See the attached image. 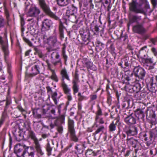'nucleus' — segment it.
<instances>
[{"label":"nucleus","mask_w":157,"mask_h":157,"mask_svg":"<svg viewBox=\"0 0 157 157\" xmlns=\"http://www.w3.org/2000/svg\"><path fill=\"white\" fill-rule=\"evenodd\" d=\"M130 10L136 13H141L146 15L148 10L150 9L149 3L147 0H139L137 3L133 0L129 3Z\"/></svg>","instance_id":"obj_1"},{"label":"nucleus","mask_w":157,"mask_h":157,"mask_svg":"<svg viewBox=\"0 0 157 157\" xmlns=\"http://www.w3.org/2000/svg\"><path fill=\"white\" fill-rule=\"evenodd\" d=\"M38 0L39 5L46 14L56 20H59V17L51 11L49 6L46 3L45 0Z\"/></svg>","instance_id":"obj_2"},{"label":"nucleus","mask_w":157,"mask_h":157,"mask_svg":"<svg viewBox=\"0 0 157 157\" xmlns=\"http://www.w3.org/2000/svg\"><path fill=\"white\" fill-rule=\"evenodd\" d=\"M43 64L39 61L35 63L31 67V73L26 74V76L32 77L35 76L39 74L43 68Z\"/></svg>","instance_id":"obj_3"},{"label":"nucleus","mask_w":157,"mask_h":157,"mask_svg":"<svg viewBox=\"0 0 157 157\" xmlns=\"http://www.w3.org/2000/svg\"><path fill=\"white\" fill-rule=\"evenodd\" d=\"M28 135L33 140L35 144V147L36 152L40 155H43L44 154V153L41 150L40 145L38 142L37 139L36 137L34 132L33 131L30 129L29 130Z\"/></svg>","instance_id":"obj_4"},{"label":"nucleus","mask_w":157,"mask_h":157,"mask_svg":"<svg viewBox=\"0 0 157 157\" xmlns=\"http://www.w3.org/2000/svg\"><path fill=\"white\" fill-rule=\"evenodd\" d=\"M0 44L4 53L5 59L6 61L8 59L10 54L8 43L7 41L4 40L2 37L1 36H0Z\"/></svg>","instance_id":"obj_5"},{"label":"nucleus","mask_w":157,"mask_h":157,"mask_svg":"<svg viewBox=\"0 0 157 157\" xmlns=\"http://www.w3.org/2000/svg\"><path fill=\"white\" fill-rule=\"evenodd\" d=\"M134 74L139 81H143L145 76L146 72L144 69L140 67H137L134 69Z\"/></svg>","instance_id":"obj_6"},{"label":"nucleus","mask_w":157,"mask_h":157,"mask_svg":"<svg viewBox=\"0 0 157 157\" xmlns=\"http://www.w3.org/2000/svg\"><path fill=\"white\" fill-rule=\"evenodd\" d=\"M4 13L6 19V23L5 22V19L3 18H0V28H3L6 24L7 26H9V22L11 21L10 17L9 11L5 6V3H4Z\"/></svg>","instance_id":"obj_7"},{"label":"nucleus","mask_w":157,"mask_h":157,"mask_svg":"<svg viewBox=\"0 0 157 157\" xmlns=\"http://www.w3.org/2000/svg\"><path fill=\"white\" fill-rule=\"evenodd\" d=\"M123 130L124 131L126 134L127 138L128 136H135L138 133L137 128L135 126H126Z\"/></svg>","instance_id":"obj_8"},{"label":"nucleus","mask_w":157,"mask_h":157,"mask_svg":"<svg viewBox=\"0 0 157 157\" xmlns=\"http://www.w3.org/2000/svg\"><path fill=\"white\" fill-rule=\"evenodd\" d=\"M61 85L64 94L66 95L68 101L69 103L72 99V97L71 93V89L68 87L65 82H61Z\"/></svg>","instance_id":"obj_9"},{"label":"nucleus","mask_w":157,"mask_h":157,"mask_svg":"<svg viewBox=\"0 0 157 157\" xmlns=\"http://www.w3.org/2000/svg\"><path fill=\"white\" fill-rule=\"evenodd\" d=\"M35 151L34 148L32 146L26 147L25 150L21 154L23 157H34Z\"/></svg>","instance_id":"obj_10"},{"label":"nucleus","mask_w":157,"mask_h":157,"mask_svg":"<svg viewBox=\"0 0 157 157\" xmlns=\"http://www.w3.org/2000/svg\"><path fill=\"white\" fill-rule=\"evenodd\" d=\"M79 82L78 74L75 73L74 78L72 81V88L73 94H75L78 92L79 89L78 83Z\"/></svg>","instance_id":"obj_11"},{"label":"nucleus","mask_w":157,"mask_h":157,"mask_svg":"<svg viewBox=\"0 0 157 157\" xmlns=\"http://www.w3.org/2000/svg\"><path fill=\"white\" fill-rule=\"evenodd\" d=\"M134 82L136 83V84L134 86H129V91L131 93L133 92L137 93L142 88L140 82L143 83V82L139 81V80L137 78L136 79Z\"/></svg>","instance_id":"obj_12"},{"label":"nucleus","mask_w":157,"mask_h":157,"mask_svg":"<svg viewBox=\"0 0 157 157\" xmlns=\"http://www.w3.org/2000/svg\"><path fill=\"white\" fill-rule=\"evenodd\" d=\"M39 9L36 6L32 7L29 9L27 15L30 17H37L40 13Z\"/></svg>","instance_id":"obj_13"},{"label":"nucleus","mask_w":157,"mask_h":157,"mask_svg":"<svg viewBox=\"0 0 157 157\" xmlns=\"http://www.w3.org/2000/svg\"><path fill=\"white\" fill-rule=\"evenodd\" d=\"M59 116L58 117L56 114V116L54 119H56L54 121L55 124L56 126H59L61 125V124H63L64 123L65 115V114H63L61 115H58ZM52 118L54 119L53 117H52Z\"/></svg>","instance_id":"obj_14"},{"label":"nucleus","mask_w":157,"mask_h":157,"mask_svg":"<svg viewBox=\"0 0 157 157\" xmlns=\"http://www.w3.org/2000/svg\"><path fill=\"white\" fill-rule=\"evenodd\" d=\"M53 22L50 19H44L42 22V29L44 31L49 30L52 27Z\"/></svg>","instance_id":"obj_15"},{"label":"nucleus","mask_w":157,"mask_h":157,"mask_svg":"<svg viewBox=\"0 0 157 157\" xmlns=\"http://www.w3.org/2000/svg\"><path fill=\"white\" fill-rule=\"evenodd\" d=\"M54 105H51L50 106H48L46 109H43L42 110V113L43 114H45L47 113L48 110H50L49 113L50 115H52L53 116V118H56V107H54Z\"/></svg>","instance_id":"obj_16"},{"label":"nucleus","mask_w":157,"mask_h":157,"mask_svg":"<svg viewBox=\"0 0 157 157\" xmlns=\"http://www.w3.org/2000/svg\"><path fill=\"white\" fill-rule=\"evenodd\" d=\"M26 147H27L25 145H21V144H19L16 145L14 148V152L16 153L17 156L20 157L21 155V154L22 150H25Z\"/></svg>","instance_id":"obj_17"},{"label":"nucleus","mask_w":157,"mask_h":157,"mask_svg":"<svg viewBox=\"0 0 157 157\" xmlns=\"http://www.w3.org/2000/svg\"><path fill=\"white\" fill-rule=\"evenodd\" d=\"M132 31L135 33L141 34L144 32L145 29L142 24H138L133 27Z\"/></svg>","instance_id":"obj_18"},{"label":"nucleus","mask_w":157,"mask_h":157,"mask_svg":"<svg viewBox=\"0 0 157 157\" xmlns=\"http://www.w3.org/2000/svg\"><path fill=\"white\" fill-rule=\"evenodd\" d=\"M57 41V35L56 33L50 36L47 39V43L50 46H54Z\"/></svg>","instance_id":"obj_19"},{"label":"nucleus","mask_w":157,"mask_h":157,"mask_svg":"<svg viewBox=\"0 0 157 157\" xmlns=\"http://www.w3.org/2000/svg\"><path fill=\"white\" fill-rule=\"evenodd\" d=\"M60 75L61 76V82H65L64 80L66 79L68 81H70L69 75L67 71L65 68H63L61 71Z\"/></svg>","instance_id":"obj_20"},{"label":"nucleus","mask_w":157,"mask_h":157,"mask_svg":"<svg viewBox=\"0 0 157 157\" xmlns=\"http://www.w3.org/2000/svg\"><path fill=\"white\" fill-rule=\"evenodd\" d=\"M59 53L57 52H52L51 54V58L52 60L54 59V58L55 57L56 59L58 60L55 61H53L52 62V64L54 66H56L58 63H60L61 64H62L61 62V60L59 58Z\"/></svg>","instance_id":"obj_21"},{"label":"nucleus","mask_w":157,"mask_h":157,"mask_svg":"<svg viewBox=\"0 0 157 157\" xmlns=\"http://www.w3.org/2000/svg\"><path fill=\"white\" fill-rule=\"evenodd\" d=\"M67 8L68 9L67 10L66 14L67 15H70L77 14V8L74 6L73 5L68 6Z\"/></svg>","instance_id":"obj_22"},{"label":"nucleus","mask_w":157,"mask_h":157,"mask_svg":"<svg viewBox=\"0 0 157 157\" xmlns=\"http://www.w3.org/2000/svg\"><path fill=\"white\" fill-rule=\"evenodd\" d=\"M124 121L128 125L134 124L136 122V120L135 118L133 116L132 114L125 118Z\"/></svg>","instance_id":"obj_23"},{"label":"nucleus","mask_w":157,"mask_h":157,"mask_svg":"<svg viewBox=\"0 0 157 157\" xmlns=\"http://www.w3.org/2000/svg\"><path fill=\"white\" fill-rule=\"evenodd\" d=\"M141 20L142 18L141 16L133 15L129 18V23L131 24L136 22L138 24L141 22Z\"/></svg>","instance_id":"obj_24"},{"label":"nucleus","mask_w":157,"mask_h":157,"mask_svg":"<svg viewBox=\"0 0 157 157\" xmlns=\"http://www.w3.org/2000/svg\"><path fill=\"white\" fill-rule=\"evenodd\" d=\"M135 116L139 120L141 119L144 121L145 117L144 114L143 109H136L135 113Z\"/></svg>","instance_id":"obj_25"},{"label":"nucleus","mask_w":157,"mask_h":157,"mask_svg":"<svg viewBox=\"0 0 157 157\" xmlns=\"http://www.w3.org/2000/svg\"><path fill=\"white\" fill-rule=\"evenodd\" d=\"M95 126L97 128L96 131L93 133V135L95 136L96 134L99 133L101 132H103L105 130V127L103 125H99L96 123H94L93 127Z\"/></svg>","instance_id":"obj_26"},{"label":"nucleus","mask_w":157,"mask_h":157,"mask_svg":"<svg viewBox=\"0 0 157 157\" xmlns=\"http://www.w3.org/2000/svg\"><path fill=\"white\" fill-rule=\"evenodd\" d=\"M126 140L127 141H129V143L135 148H136L137 146L140 144L138 140L134 139L132 138H129L128 137Z\"/></svg>","instance_id":"obj_27"},{"label":"nucleus","mask_w":157,"mask_h":157,"mask_svg":"<svg viewBox=\"0 0 157 157\" xmlns=\"http://www.w3.org/2000/svg\"><path fill=\"white\" fill-rule=\"evenodd\" d=\"M68 132L75 131L74 128V122L71 119H69L68 122Z\"/></svg>","instance_id":"obj_28"},{"label":"nucleus","mask_w":157,"mask_h":157,"mask_svg":"<svg viewBox=\"0 0 157 157\" xmlns=\"http://www.w3.org/2000/svg\"><path fill=\"white\" fill-rule=\"evenodd\" d=\"M56 1L57 4L62 7L67 5L70 2V0H56Z\"/></svg>","instance_id":"obj_29"},{"label":"nucleus","mask_w":157,"mask_h":157,"mask_svg":"<svg viewBox=\"0 0 157 157\" xmlns=\"http://www.w3.org/2000/svg\"><path fill=\"white\" fill-rule=\"evenodd\" d=\"M141 56L143 61L144 62V64L145 65L148 66V64H151L153 63L152 59L151 58H146V55H144L143 56L141 55Z\"/></svg>","instance_id":"obj_30"},{"label":"nucleus","mask_w":157,"mask_h":157,"mask_svg":"<svg viewBox=\"0 0 157 157\" xmlns=\"http://www.w3.org/2000/svg\"><path fill=\"white\" fill-rule=\"evenodd\" d=\"M68 132L70 134V138L71 140L75 142H77L78 141V138L76 136L75 131Z\"/></svg>","instance_id":"obj_31"},{"label":"nucleus","mask_w":157,"mask_h":157,"mask_svg":"<svg viewBox=\"0 0 157 157\" xmlns=\"http://www.w3.org/2000/svg\"><path fill=\"white\" fill-rule=\"evenodd\" d=\"M64 27L63 24L62 22L60 21L59 22V36L61 38H64L63 34V29Z\"/></svg>","instance_id":"obj_32"},{"label":"nucleus","mask_w":157,"mask_h":157,"mask_svg":"<svg viewBox=\"0 0 157 157\" xmlns=\"http://www.w3.org/2000/svg\"><path fill=\"white\" fill-rule=\"evenodd\" d=\"M81 35L82 40L85 42L89 40L90 36L89 33L83 32L82 33H81Z\"/></svg>","instance_id":"obj_33"},{"label":"nucleus","mask_w":157,"mask_h":157,"mask_svg":"<svg viewBox=\"0 0 157 157\" xmlns=\"http://www.w3.org/2000/svg\"><path fill=\"white\" fill-rule=\"evenodd\" d=\"M126 73L127 74H130L129 75H126L124 77V79L128 81H131V82L132 83L134 81H133L132 78V75H133L132 73L130 71H128L126 72Z\"/></svg>","instance_id":"obj_34"},{"label":"nucleus","mask_w":157,"mask_h":157,"mask_svg":"<svg viewBox=\"0 0 157 157\" xmlns=\"http://www.w3.org/2000/svg\"><path fill=\"white\" fill-rule=\"evenodd\" d=\"M76 14L67 15L68 17V20L73 23H77L78 21L77 18Z\"/></svg>","instance_id":"obj_35"},{"label":"nucleus","mask_w":157,"mask_h":157,"mask_svg":"<svg viewBox=\"0 0 157 157\" xmlns=\"http://www.w3.org/2000/svg\"><path fill=\"white\" fill-rule=\"evenodd\" d=\"M51 73L52 75L50 77L51 79L56 82H58L59 79L55 71V70H52Z\"/></svg>","instance_id":"obj_36"},{"label":"nucleus","mask_w":157,"mask_h":157,"mask_svg":"<svg viewBox=\"0 0 157 157\" xmlns=\"http://www.w3.org/2000/svg\"><path fill=\"white\" fill-rule=\"evenodd\" d=\"M57 94L56 92H55L52 93L51 95V98L56 105L57 104L58 102L57 100H59L60 97V96H59L57 98Z\"/></svg>","instance_id":"obj_37"},{"label":"nucleus","mask_w":157,"mask_h":157,"mask_svg":"<svg viewBox=\"0 0 157 157\" xmlns=\"http://www.w3.org/2000/svg\"><path fill=\"white\" fill-rule=\"evenodd\" d=\"M147 136L146 132L143 131L140 133L139 137L140 139H144V140H147Z\"/></svg>","instance_id":"obj_38"},{"label":"nucleus","mask_w":157,"mask_h":157,"mask_svg":"<svg viewBox=\"0 0 157 157\" xmlns=\"http://www.w3.org/2000/svg\"><path fill=\"white\" fill-rule=\"evenodd\" d=\"M46 149L48 155V156L52 154V147L50 146L49 142L46 145Z\"/></svg>","instance_id":"obj_39"},{"label":"nucleus","mask_w":157,"mask_h":157,"mask_svg":"<svg viewBox=\"0 0 157 157\" xmlns=\"http://www.w3.org/2000/svg\"><path fill=\"white\" fill-rule=\"evenodd\" d=\"M149 136L152 138L157 137V130L156 129H152L149 132Z\"/></svg>","instance_id":"obj_40"},{"label":"nucleus","mask_w":157,"mask_h":157,"mask_svg":"<svg viewBox=\"0 0 157 157\" xmlns=\"http://www.w3.org/2000/svg\"><path fill=\"white\" fill-rule=\"evenodd\" d=\"M109 131L110 132H113L116 129V125L114 124L113 121L109 126Z\"/></svg>","instance_id":"obj_41"},{"label":"nucleus","mask_w":157,"mask_h":157,"mask_svg":"<svg viewBox=\"0 0 157 157\" xmlns=\"http://www.w3.org/2000/svg\"><path fill=\"white\" fill-rule=\"evenodd\" d=\"M94 123L99 124V125L102 124L104 123V121L103 118L101 117H99L98 118H95V121Z\"/></svg>","instance_id":"obj_42"},{"label":"nucleus","mask_w":157,"mask_h":157,"mask_svg":"<svg viewBox=\"0 0 157 157\" xmlns=\"http://www.w3.org/2000/svg\"><path fill=\"white\" fill-rule=\"evenodd\" d=\"M33 113L35 118H40L41 117V115L38 113L37 110L36 109H34L33 110Z\"/></svg>","instance_id":"obj_43"},{"label":"nucleus","mask_w":157,"mask_h":157,"mask_svg":"<svg viewBox=\"0 0 157 157\" xmlns=\"http://www.w3.org/2000/svg\"><path fill=\"white\" fill-rule=\"evenodd\" d=\"M34 50L36 53L38 54L40 58H43L44 56V55L42 53L41 51L37 48H35Z\"/></svg>","instance_id":"obj_44"},{"label":"nucleus","mask_w":157,"mask_h":157,"mask_svg":"<svg viewBox=\"0 0 157 157\" xmlns=\"http://www.w3.org/2000/svg\"><path fill=\"white\" fill-rule=\"evenodd\" d=\"M92 63L88 60L86 61V62L84 63V65L87 67L88 69H91L92 67Z\"/></svg>","instance_id":"obj_45"},{"label":"nucleus","mask_w":157,"mask_h":157,"mask_svg":"<svg viewBox=\"0 0 157 157\" xmlns=\"http://www.w3.org/2000/svg\"><path fill=\"white\" fill-rule=\"evenodd\" d=\"M144 141H146L145 144L148 147L150 146V145L153 143L152 138L150 136L148 138H147V140Z\"/></svg>","instance_id":"obj_46"},{"label":"nucleus","mask_w":157,"mask_h":157,"mask_svg":"<svg viewBox=\"0 0 157 157\" xmlns=\"http://www.w3.org/2000/svg\"><path fill=\"white\" fill-rule=\"evenodd\" d=\"M123 63L124 66L126 67H128L130 64V61H129V58H125L123 60Z\"/></svg>","instance_id":"obj_47"},{"label":"nucleus","mask_w":157,"mask_h":157,"mask_svg":"<svg viewBox=\"0 0 157 157\" xmlns=\"http://www.w3.org/2000/svg\"><path fill=\"white\" fill-rule=\"evenodd\" d=\"M95 114L96 116L95 118H98L99 117H101V116L102 115V113L101 110L100 108H99Z\"/></svg>","instance_id":"obj_48"},{"label":"nucleus","mask_w":157,"mask_h":157,"mask_svg":"<svg viewBox=\"0 0 157 157\" xmlns=\"http://www.w3.org/2000/svg\"><path fill=\"white\" fill-rule=\"evenodd\" d=\"M30 124L28 121H25L24 123V124L23 125V127L24 128H25L26 129H28L30 127Z\"/></svg>","instance_id":"obj_49"},{"label":"nucleus","mask_w":157,"mask_h":157,"mask_svg":"<svg viewBox=\"0 0 157 157\" xmlns=\"http://www.w3.org/2000/svg\"><path fill=\"white\" fill-rule=\"evenodd\" d=\"M20 19H21V29L22 30L24 28L23 27V25H24L25 22L24 18L23 17V16L21 15L20 16Z\"/></svg>","instance_id":"obj_50"},{"label":"nucleus","mask_w":157,"mask_h":157,"mask_svg":"<svg viewBox=\"0 0 157 157\" xmlns=\"http://www.w3.org/2000/svg\"><path fill=\"white\" fill-rule=\"evenodd\" d=\"M75 149L78 152H79L81 151H83L82 148V146L80 145L77 144L75 146Z\"/></svg>","instance_id":"obj_51"},{"label":"nucleus","mask_w":157,"mask_h":157,"mask_svg":"<svg viewBox=\"0 0 157 157\" xmlns=\"http://www.w3.org/2000/svg\"><path fill=\"white\" fill-rule=\"evenodd\" d=\"M78 100L79 101H82L85 98V97L81 95V93H79L78 94Z\"/></svg>","instance_id":"obj_52"},{"label":"nucleus","mask_w":157,"mask_h":157,"mask_svg":"<svg viewBox=\"0 0 157 157\" xmlns=\"http://www.w3.org/2000/svg\"><path fill=\"white\" fill-rule=\"evenodd\" d=\"M11 103L10 101V100L7 99L6 104V106L4 109V110L6 111L8 109V106Z\"/></svg>","instance_id":"obj_53"},{"label":"nucleus","mask_w":157,"mask_h":157,"mask_svg":"<svg viewBox=\"0 0 157 157\" xmlns=\"http://www.w3.org/2000/svg\"><path fill=\"white\" fill-rule=\"evenodd\" d=\"M151 51L155 56H157V50L155 48H152L151 49Z\"/></svg>","instance_id":"obj_54"},{"label":"nucleus","mask_w":157,"mask_h":157,"mask_svg":"<svg viewBox=\"0 0 157 157\" xmlns=\"http://www.w3.org/2000/svg\"><path fill=\"white\" fill-rule=\"evenodd\" d=\"M57 127H58L57 129H58V132L60 134H62V132H63V127L62 126H61V125L59 126H57Z\"/></svg>","instance_id":"obj_55"},{"label":"nucleus","mask_w":157,"mask_h":157,"mask_svg":"<svg viewBox=\"0 0 157 157\" xmlns=\"http://www.w3.org/2000/svg\"><path fill=\"white\" fill-rule=\"evenodd\" d=\"M11 65L10 64H8L7 65V71L8 72L10 75L11 74Z\"/></svg>","instance_id":"obj_56"},{"label":"nucleus","mask_w":157,"mask_h":157,"mask_svg":"<svg viewBox=\"0 0 157 157\" xmlns=\"http://www.w3.org/2000/svg\"><path fill=\"white\" fill-rule=\"evenodd\" d=\"M152 4L154 7L157 6V0H151Z\"/></svg>","instance_id":"obj_57"},{"label":"nucleus","mask_w":157,"mask_h":157,"mask_svg":"<svg viewBox=\"0 0 157 157\" xmlns=\"http://www.w3.org/2000/svg\"><path fill=\"white\" fill-rule=\"evenodd\" d=\"M62 55L64 59L65 62H66L67 59V56L65 52H62Z\"/></svg>","instance_id":"obj_58"},{"label":"nucleus","mask_w":157,"mask_h":157,"mask_svg":"<svg viewBox=\"0 0 157 157\" xmlns=\"http://www.w3.org/2000/svg\"><path fill=\"white\" fill-rule=\"evenodd\" d=\"M97 95L96 94L91 95L90 96V99L91 101H93L96 99L97 98Z\"/></svg>","instance_id":"obj_59"},{"label":"nucleus","mask_w":157,"mask_h":157,"mask_svg":"<svg viewBox=\"0 0 157 157\" xmlns=\"http://www.w3.org/2000/svg\"><path fill=\"white\" fill-rule=\"evenodd\" d=\"M17 108L22 113L25 111V110L20 105H18L17 106Z\"/></svg>","instance_id":"obj_60"},{"label":"nucleus","mask_w":157,"mask_h":157,"mask_svg":"<svg viewBox=\"0 0 157 157\" xmlns=\"http://www.w3.org/2000/svg\"><path fill=\"white\" fill-rule=\"evenodd\" d=\"M61 105H59L57 107V109L58 110V115H60L61 113Z\"/></svg>","instance_id":"obj_61"},{"label":"nucleus","mask_w":157,"mask_h":157,"mask_svg":"<svg viewBox=\"0 0 157 157\" xmlns=\"http://www.w3.org/2000/svg\"><path fill=\"white\" fill-rule=\"evenodd\" d=\"M24 40L29 45L31 46L32 45V43L30 42L29 40L28 39H26V38H24Z\"/></svg>","instance_id":"obj_62"},{"label":"nucleus","mask_w":157,"mask_h":157,"mask_svg":"<svg viewBox=\"0 0 157 157\" xmlns=\"http://www.w3.org/2000/svg\"><path fill=\"white\" fill-rule=\"evenodd\" d=\"M94 29V31L96 32V33H97L99 31V29L98 25H95V26Z\"/></svg>","instance_id":"obj_63"},{"label":"nucleus","mask_w":157,"mask_h":157,"mask_svg":"<svg viewBox=\"0 0 157 157\" xmlns=\"http://www.w3.org/2000/svg\"><path fill=\"white\" fill-rule=\"evenodd\" d=\"M151 113L152 114V115H150L151 117L153 118H155L156 117L155 114V111L153 110L150 111Z\"/></svg>","instance_id":"obj_64"}]
</instances>
